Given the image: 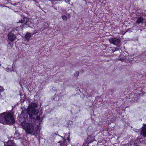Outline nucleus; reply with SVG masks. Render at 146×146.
I'll list each match as a JSON object with an SVG mask.
<instances>
[{
    "instance_id": "obj_6",
    "label": "nucleus",
    "mask_w": 146,
    "mask_h": 146,
    "mask_svg": "<svg viewBox=\"0 0 146 146\" xmlns=\"http://www.w3.org/2000/svg\"><path fill=\"white\" fill-rule=\"evenodd\" d=\"M141 135L144 137L146 136V125L145 124L143 125L142 130L141 132Z\"/></svg>"
},
{
    "instance_id": "obj_2",
    "label": "nucleus",
    "mask_w": 146,
    "mask_h": 146,
    "mask_svg": "<svg viewBox=\"0 0 146 146\" xmlns=\"http://www.w3.org/2000/svg\"><path fill=\"white\" fill-rule=\"evenodd\" d=\"M37 22V20L36 19H32L29 20L26 18H23L19 23H17L18 25L20 27H17L15 29V27L12 30L11 32L9 33L8 35V39L11 41H13L16 39V36L12 32L17 33L19 30H21L23 28L27 27V26L33 28L35 30L34 34L40 33L42 30H44V25L42 23L36 25L35 23Z\"/></svg>"
},
{
    "instance_id": "obj_15",
    "label": "nucleus",
    "mask_w": 146,
    "mask_h": 146,
    "mask_svg": "<svg viewBox=\"0 0 146 146\" xmlns=\"http://www.w3.org/2000/svg\"><path fill=\"white\" fill-rule=\"evenodd\" d=\"M3 91V90L2 89L1 90L0 89V92H2Z\"/></svg>"
},
{
    "instance_id": "obj_12",
    "label": "nucleus",
    "mask_w": 146,
    "mask_h": 146,
    "mask_svg": "<svg viewBox=\"0 0 146 146\" xmlns=\"http://www.w3.org/2000/svg\"><path fill=\"white\" fill-rule=\"evenodd\" d=\"M6 71H7L8 72H12V71H14V70L13 68L12 69H10L9 68H7L6 69Z\"/></svg>"
},
{
    "instance_id": "obj_16",
    "label": "nucleus",
    "mask_w": 146,
    "mask_h": 146,
    "mask_svg": "<svg viewBox=\"0 0 146 146\" xmlns=\"http://www.w3.org/2000/svg\"><path fill=\"white\" fill-rule=\"evenodd\" d=\"M68 141H69V138H68Z\"/></svg>"
},
{
    "instance_id": "obj_1",
    "label": "nucleus",
    "mask_w": 146,
    "mask_h": 146,
    "mask_svg": "<svg viewBox=\"0 0 146 146\" xmlns=\"http://www.w3.org/2000/svg\"><path fill=\"white\" fill-rule=\"evenodd\" d=\"M36 107L35 104H30L27 110L22 111L19 117L22 128L27 134L35 136L43 119V117L38 115V110L35 109Z\"/></svg>"
},
{
    "instance_id": "obj_14",
    "label": "nucleus",
    "mask_w": 146,
    "mask_h": 146,
    "mask_svg": "<svg viewBox=\"0 0 146 146\" xmlns=\"http://www.w3.org/2000/svg\"><path fill=\"white\" fill-rule=\"evenodd\" d=\"M111 49L112 50H117L116 49V48H113Z\"/></svg>"
},
{
    "instance_id": "obj_13",
    "label": "nucleus",
    "mask_w": 146,
    "mask_h": 146,
    "mask_svg": "<svg viewBox=\"0 0 146 146\" xmlns=\"http://www.w3.org/2000/svg\"><path fill=\"white\" fill-rule=\"evenodd\" d=\"M79 72H76L74 74L75 76L76 77H78L79 75Z\"/></svg>"
},
{
    "instance_id": "obj_5",
    "label": "nucleus",
    "mask_w": 146,
    "mask_h": 146,
    "mask_svg": "<svg viewBox=\"0 0 146 146\" xmlns=\"http://www.w3.org/2000/svg\"><path fill=\"white\" fill-rule=\"evenodd\" d=\"M61 17L62 19L64 21H66L70 18V14L68 13L62 14Z\"/></svg>"
},
{
    "instance_id": "obj_7",
    "label": "nucleus",
    "mask_w": 146,
    "mask_h": 146,
    "mask_svg": "<svg viewBox=\"0 0 146 146\" xmlns=\"http://www.w3.org/2000/svg\"><path fill=\"white\" fill-rule=\"evenodd\" d=\"M31 36V33L29 32H27L25 36V40L29 42L30 40V38Z\"/></svg>"
},
{
    "instance_id": "obj_11",
    "label": "nucleus",
    "mask_w": 146,
    "mask_h": 146,
    "mask_svg": "<svg viewBox=\"0 0 146 146\" xmlns=\"http://www.w3.org/2000/svg\"><path fill=\"white\" fill-rule=\"evenodd\" d=\"M128 146H138L136 145L133 142H131L130 143L128 144Z\"/></svg>"
},
{
    "instance_id": "obj_9",
    "label": "nucleus",
    "mask_w": 146,
    "mask_h": 146,
    "mask_svg": "<svg viewBox=\"0 0 146 146\" xmlns=\"http://www.w3.org/2000/svg\"><path fill=\"white\" fill-rule=\"evenodd\" d=\"M143 21V19L142 18L139 17L138 19L136 22L137 23L139 24L140 23H142Z\"/></svg>"
},
{
    "instance_id": "obj_8",
    "label": "nucleus",
    "mask_w": 146,
    "mask_h": 146,
    "mask_svg": "<svg viewBox=\"0 0 146 146\" xmlns=\"http://www.w3.org/2000/svg\"><path fill=\"white\" fill-rule=\"evenodd\" d=\"M7 143V146H16L15 144L12 141H9Z\"/></svg>"
},
{
    "instance_id": "obj_4",
    "label": "nucleus",
    "mask_w": 146,
    "mask_h": 146,
    "mask_svg": "<svg viewBox=\"0 0 146 146\" xmlns=\"http://www.w3.org/2000/svg\"><path fill=\"white\" fill-rule=\"evenodd\" d=\"M109 41L111 43L117 45L119 44L120 40L117 38H111L110 39Z\"/></svg>"
},
{
    "instance_id": "obj_3",
    "label": "nucleus",
    "mask_w": 146,
    "mask_h": 146,
    "mask_svg": "<svg viewBox=\"0 0 146 146\" xmlns=\"http://www.w3.org/2000/svg\"><path fill=\"white\" fill-rule=\"evenodd\" d=\"M15 122L13 113L10 111L3 113L0 114V122L4 124H12Z\"/></svg>"
},
{
    "instance_id": "obj_10",
    "label": "nucleus",
    "mask_w": 146,
    "mask_h": 146,
    "mask_svg": "<svg viewBox=\"0 0 146 146\" xmlns=\"http://www.w3.org/2000/svg\"><path fill=\"white\" fill-rule=\"evenodd\" d=\"M66 140L64 139V141L61 142L60 145L61 146H66Z\"/></svg>"
},
{
    "instance_id": "obj_17",
    "label": "nucleus",
    "mask_w": 146,
    "mask_h": 146,
    "mask_svg": "<svg viewBox=\"0 0 146 146\" xmlns=\"http://www.w3.org/2000/svg\"><path fill=\"white\" fill-rule=\"evenodd\" d=\"M60 142H60V141H59V142H58V143H60Z\"/></svg>"
}]
</instances>
